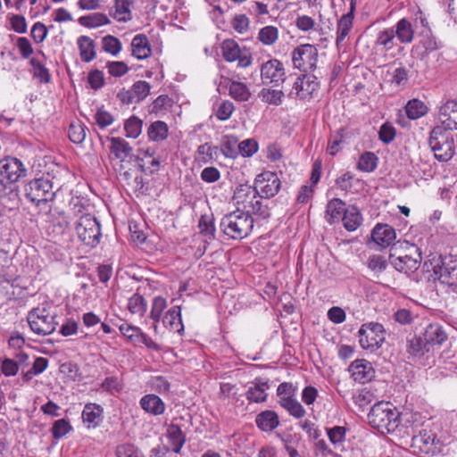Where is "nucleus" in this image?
Here are the masks:
<instances>
[{
  "mask_svg": "<svg viewBox=\"0 0 457 457\" xmlns=\"http://www.w3.org/2000/svg\"><path fill=\"white\" fill-rule=\"evenodd\" d=\"M155 150L152 147L139 149L135 156L139 169L144 172L154 173L160 167L159 158L155 156Z\"/></svg>",
  "mask_w": 457,
  "mask_h": 457,
  "instance_id": "nucleus-19",
  "label": "nucleus"
},
{
  "mask_svg": "<svg viewBox=\"0 0 457 457\" xmlns=\"http://www.w3.org/2000/svg\"><path fill=\"white\" fill-rule=\"evenodd\" d=\"M378 158L372 152H364L359 158L357 168L364 172H372L378 167Z\"/></svg>",
  "mask_w": 457,
  "mask_h": 457,
  "instance_id": "nucleus-46",
  "label": "nucleus"
},
{
  "mask_svg": "<svg viewBox=\"0 0 457 457\" xmlns=\"http://www.w3.org/2000/svg\"><path fill=\"white\" fill-rule=\"evenodd\" d=\"M394 247H396L395 245ZM397 254L408 255L414 260L422 261L421 251L419 246L414 244H411L408 241L399 243Z\"/></svg>",
  "mask_w": 457,
  "mask_h": 457,
  "instance_id": "nucleus-51",
  "label": "nucleus"
},
{
  "mask_svg": "<svg viewBox=\"0 0 457 457\" xmlns=\"http://www.w3.org/2000/svg\"><path fill=\"white\" fill-rule=\"evenodd\" d=\"M394 28L395 37L403 44H410L414 39V29L406 18L399 20Z\"/></svg>",
  "mask_w": 457,
  "mask_h": 457,
  "instance_id": "nucleus-29",
  "label": "nucleus"
},
{
  "mask_svg": "<svg viewBox=\"0 0 457 457\" xmlns=\"http://www.w3.org/2000/svg\"><path fill=\"white\" fill-rule=\"evenodd\" d=\"M353 21V5L351 6V11L344 14L337 22V37L336 43L338 46L349 34Z\"/></svg>",
  "mask_w": 457,
  "mask_h": 457,
  "instance_id": "nucleus-39",
  "label": "nucleus"
},
{
  "mask_svg": "<svg viewBox=\"0 0 457 457\" xmlns=\"http://www.w3.org/2000/svg\"><path fill=\"white\" fill-rule=\"evenodd\" d=\"M104 409L96 403H87L82 411V420L88 428H95L103 420Z\"/></svg>",
  "mask_w": 457,
  "mask_h": 457,
  "instance_id": "nucleus-23",
  "label": "nucleus"
},
{
  "mask_svg": "<svg viewBox=\"0 0 457 457\" xmlns=\"http://www.w3.org/2000/svg\"><path fill=\"white\" fill-rule=\"evenodd\" d=\"M257 196L255 185L253 187L248 184L239 185L234 193L233 200L254 199Z\"/></svg>",
  "mask_w": 457,
  "mask_h": 457,
  "instance_id": "nucleus-55",
  "label": "nucleus"
},
{
  "mask_svg": "<svg viewBox=\"0 0 457 457\" xmlns=\"http://www.w3.org/2000/svg\"><path fill=\"white\" fill-rule=\"evenodd\" d=\"M375 47L381 51H390L395 45V33L394 28H387L379 31L375 40Z\"/></svg>",
  "mask_w": 457,
  "mask_h": 457,
  "instance_id": "nucleus-32",
  "label": "nucleus"
},
{
  "mask_svg": "<svg viewBox=\"0 0 457 457\" xmlns=\"http://www.w3.org/2000/svg\"><path fill=\"white\" fill-rule=\"evenodd\" d=\"M117 457H145L144 454L133 445H120L116 449Z\"/></svg>",
  "mask_w": 457,
  "mask_h": 457,
  "instance_id": "nucleus-63",
  "label": "nucleus"
},
{
  "mask_svg": "<svg viewBox=\"0 0 457 457\" xmlns=\"http://www.w3.org/2000/svg\"><path fill=\"white\" fill-rule=\"evenodd\" d=\"M398 247H393L390 250L389 262L398 271L410 274L416 271L420 264V261L414 260L408 255L397 254Z\"/></svg>",
  "mask_w": 457,
  "mask_h": 457,
  "instance_id": "nucleus-17",
  "label": "nucleus"
},
{
  "mask_svg": "<svg viewBox=\"0 0 457 457\" xmlns=\"http://www.w3.org/2000/svg\"><path fill=\"white\" fill-rule=\"evenodd\" d=\"M234 110V104L228 100H224L217 108L216 117L220 120H227L230 118Z\"/></svg>",
  "mask_w": 457,
  "mask_h": 457,
  "instance_id": "nucleus-62",
  "label": "nucleus"
},
{
  "mask_svg": "<svg viewBox=\"0 0 457 457\" xmlns=\"http://www.w3.org/2000/svg\"><path fill=\"white\" fill-rule=\"evenodd\" d=\"M135 0H115V12L113 18L120 22H127L131 20V7Z\"/></svg>",
  "mask_w": 457,
  "mask_h": 457,
  "instance_id": "nucleus-38",
  "label": "nucleus"
},
{
  "mask_svg": "<svg viewBox=\"0 0 457 457\" xmlns=\"http://www.w3.org/2000/svg\"><path fill=\"white\" fill-rule=\"evenodd\" d=\"M167 437L171 446L172 452L180 453L184 444L186 443V436L178 424L171 423L167 428Z\"/></svg>",
  "mask_w": 457,
  "mask_h": 457,
  "instance_id": "nucleus-30",
  "label": "nucleus"
},
{
  "mask_svg": "<svg viewBox=\"0 0 457 457\" xmlns=\"http://www.w3.org/2000/svg\"><path fill=\"white\" fill-rule=\"evenodd\" d=\"M253 222L254 218L250 214V211L237 209L222 218L220 228L230 238L240 240L251 233Z\"/></svg>",
  "mask_w": 457,
  "mask_h": 457,
  "instance_id": "nucleus-4",
  "label": "nucleus"
},
{
  "mask_svg": "<svg viewBox=\"0 0 457 457\" xmlns=\"http://www.w3.org/2000/svg\"><path fill=\"white\" fill-rule=\"evenodd\" d=\"M166 300L162 296H156L153 300L152 309L150 312V318L154 321L158 322L161 319L163 310L166 308Z\"/></svg>",
  "mask_w": 457,
  "mask_h": 457,
  "instance_id": "nucleus-60",
  "label": "nucleus"
},
{
  "mask_svg": "<svg viewBox=\"0 0 457 457\" xmlns=\"http://www.w3.org/2000/svg\"><path fill=\"white\" fill-rule=\"evenodd\" d=\"M77 44L79 49V55L83 62H89L96 58V45L88 36H80Z\"/></svg>",
  "mask_w": 457,
  "mask_h": 457,
  "instance_id": "nucleus-31",
  "label": "nucleus"
},
{
  "mask_svg": "<svg viewBox=\"0 0 457 457\" xmlns=\"http://www.w3.org/2000/svg\"><path fill=\"white\" fill-rule=\"evenodd\" d=\"M428 145L435 158L446 162L454 156L456 153L455 140L452 131L436 126L429 134Z\"/></svg>",
  "mask_w": 457,
  "mask_h": 457,
  "instance_id": "nucleus-5",
  "label": "nucleus"
},
{
  "mask_svg": "<svg viewBox=\"0 0 457 457\" xmlns=\"http://www.w3.org/2000/svg\"><path fill=\"white\" fill-rule=\"evenodd\" d=\"M71 430L72 427L70 421L66 419H60L55 420L51 428L53 437L56 440L63 437Z\"/></svg>",
  "mask_w": 457,
  "mask_h": 457,
  "instance_id": "nucleus-53",
  "label": "nucleus"
},
{
  "mask_svg": "<svg viewBox=\"0 0 457 457\" xmlns=\"http://www.w3.org/2000/svg\"><path fill=\"white\" fill-rule=\"evenodd\" d=\"M361 214L355 206H349L342 216L344 227L348 231H354L361 224Z\"/></svg>",
  "mask_w": 457,
  "mask_h": 457,
  "instance_id": "nucleus-37",
  "label": "nucleus"
},
{
  "mask_svg": "<svg viewBox=\"0 0 457 457\" xmlns=\"http://www.w3.org/2000/svg\"><path fill=\"white\" fill-rule=\"evenodd\" d=\"M279 405L284 408L291 416L301 419L305 416L306 411L303 405L291 396L281 397L278 401Z\"/></svg>",
  "mask_w": 457,
  "mask_h": 457,
  "instance_id": "nucleus-35",
  "label": "nucleus"
},
{
  "mask_svg": "<svg viewBox=\"0 0 457 457\" xmlns=\"http://www.w3.org/2000/svg\"><path fill=\"white\" fill-rule=\"evenodd\" d=\"M294 67L307 72L313 71L317 66L318 50L311 44H303L294 49L292 53Z\"/></svg>",
  "mask_w": 457,
  "mask_h": 457,
  "instance_id": "nucleus-10",
  "label": "nucleus"
},
{
  "mask_svg": "<svg viewBox=\"0 0 457 457\" xmlns=\"http://www.w3.org/2000/svg\"><path fill=\"white\" fill-rule=\"evenodd\" d=\"M260 72L263 85L278 87L286 80L284 65L278 59H270L263 62L261 66Z\"/></svg>",
  "mask_w": 457,
  "mask_h": 457,
  "instance_id": "nucleus-13",
  "label": "nucleus"
},
{
  "mask_svg": "<svg viewBox=\"0 0 457 457\" xmlns=\"http://www.w3.org/2000/svg\"><path fill=\"white\" fill-rule=\"evenodd\" d=\"M358 337L361 347L373 353L385 342L386 331L380 323L369 322L361 326Z\"/></svg>",
  "mask_w": 457,
  "mask_h": 457,
  "instance_id": "nucleus-6",
  "label": "nucleus"
},
{
  "mask_svg": "<svg viewBox=\"0 0 457 457\" xmlns=\"http://www.w3.org/2000/svg\"><path fill=\"white\" fill-rule=\"evenodd\" d=\"M411 446L418 449L420 453L429 454L434 452L435 436L427 430L413 436Z\"/></svg>",
  "mask_w": 457,
  "mask_h": 457,
  "instance_id": "nucleus-25",
  "label": "nucleus"
},
{
  "mask_svg": "<svg viewBox=\"0 0 457 457\" xmlns=\"http://www.w3.org/2000/svg\"><path fill=\"white\" fill-rule=\"evenodd\" d=\"M27 320L30 329L40 336L52 334L57 326L55 315L45 307L32 309L27 316Z\"/></svg>",
  "mask_w": 457,
  "mask_h": 457,
  "instance_id": "nucleus-7",
  "label": "nucleus"
},
{
  "mask_svg": "<svg viewBox=\"0 0 457 457\" xmlns=\"http://www.w3.org/2000/svg\"><path fill=\"white\" fill-rule=\"evenodd\" d=\"M369 424L381 434L395 431L400 424V414L388 402H379L372 406L368 414Z\"/></svg>",
  "mask_w": 457,
  "mask_h": 457,
  "instance_id": "nucleus-3",
  "label": "nucleus"
},
{
  "mask_svg": "<svg viewBox=\"0 0 457 457\" xmlns=\"http://www.w3.org/2000/svg\"><path fill=\"white\" fill-rule=\"evenodd\" d=\"M141 408L147 413L159 416L164 413L166 405L164 402L156 395L148 394L140 399Z\"/></svg>",
  "mask_w": 457,
  "mask_h": 457,
  "instance_id": "nucleus-24",
  "label": "nucleus"
},
{
  "mask_svg": "<svg viewBox=\"0 0 457 457\" xmlns=\"http://www.w3.org/2000/svg\"><path fill=\"white\" fill-rule=\"evenodd\" d=\"M345 205V202H328L326 212L329 223H333L337 220H342V216L347 209Z\"/></svg>",
  "mask_w": 457,
  "mask_h": 457,
  "instance_id": "nucleus-47",
  "label": "nucleus"
},
{
  "mask_svg": "<svg viewBox=\"0 0 457 457\" xmlns=\"http://www.w3.org/2000/svg\"><path fill=\"white\" fill-rule=\"evenodd\" d=\"M278 37V30L274 26H266L258 34V39L266 46L273 45L277 41Z\"/></svg>",
  "mask_w": 457,
  "mask_h": 457,
  "instance_id": "nucleus-54",
  "label": "nucleus"
},
{
  "mask_svg": "<svg viewBox=\"0 0 457 457\" xmlns=\"http://www.w3.org/2000/svg\"><path fill=\"white\" fill-rule=\"evenodd\" d=\"M131 89L136 101L140 102L150 94L151 85L145 80H138L132 85Z\"/></svg>",
  "mask_w": 457,
  "mask_h": 457,
  "instance_id": "nucleus-58",
  "label": "nucleus"
},
{
  "mask_svg": "<svg viewBox=\"0 0 457 457\" xmlns=\"http://www.w3.org/2000/svg\"><path fill=\"white\" fill-rule=\"evenodd\" d=\"M438 281L447 287L449 292L457 290V256L442 257L441 264L435 267Z\"/></svg>",
  "mask_w": 457,
  "mask_h": 457,
  "instance_id": "nucleus-9",
  "label": "nucleus"
},
{
  "mask_svg": "<svg viewBox=\"0 0 457 457\" xmlns=\"http://www.w3.org/2000/svg\"><path fill=\"white\" fill-rule=\"evenodd\" d=\"M131 54L138 60L148 58L152 54L147 37L144 34L136 35L131 42Z\"/></svg>",
  "mask_w": 457,
  "mask_h": 457,
  "instance_id": "nucleus-27",
  "label": "nucleus"
},
{
  "mask_svg": "<svg viewBox=\"0 0 457 457\" xmlns=\"http://www.w3.org/2000/svg\"><path fill=\"white\" fill-rule=\"evenodd\" d=\"M86 126L81 122H71L68 129V137L74 144H81L86 138Z\"/></svg>",
  "mask_w": 457,
  "mask_h": 457,
  "instance_id": "nucleus-48",
  "label": "nucleus"
},
{
  "mask_svg": "<svg viewBox=\"0 0 457 457\" xmlns=\"http://www.w3.org/2000/svg\"><path fill=\"white\" fill-rule=\"evenodd\" d=\"M144 226H141L135 220H129V229L130 232V238L132 242L141 245L146 240V235L143 228Z\"/></svg>",
  "mask_w": 457,
  "mask_h": 457,
  "instance_id": "nucleus-56",
  "label": "nucleus"
},
{
  "mask_svg": "<svg viewBox=\"0 0 457 457\" xmlns=\"http://www.w3.org/2000/svg\"><path fill=\"white\" fill-rule=\"evenodd\" d=\"M438 119L441 128L450 131L457 130V101H446L439 109Z\"/></svg>",
  "mask_w": 457,
  "mask_h": 457,
  "instance_id": "nucleus-18",
  "label": "nucleus"
},
{
  "mask_svg": "<svg viewBox=\"0 0 457 457\" xmlns=\"http://www.w3.org/2000/svg\"><path fill=\"white\" fill-rule=\"evenodd\" d=\"M229 96L238 102H246L251 97V91L246 84L230 79L228 83Z\"/></svg>",
  "mask_w": 457,
  "mask_h": 457,
  "instance_id": "nucleus-34",
  "label": "nucleus"
},
{
  "mask_svg": "<svg viewBox=\"0 0 457 457\" xmlns=\"http://www.w3.org/2000/svg\"><path fill=\"white\" fill-rule=\"evenodd\" d=\"M284 96L285 95L282 90L267 87L262 88L258 93V97L262 100V102L276 106L282 104Z\"/></svg>",
  "mask_w": 457,
  "mask_h": 457,
  "instance_id": "nucleus-43",
  "label": "nucleus"
},
{
  "mask_svg": "<svg viewBox=\"0 0 457 457\" xmlns=\"http://www.w3.org/2000/svg\"><path fill=\"white\" fill-rule=\"evenodd\" d=\"M169 134L168 125L162 120H156L151 123L147 129V135L151 141L162 142L165 140Z\"/></svg>",
  "mask_w": 457,
  "mask_h": 457,
  "instance_id": "nucleus-40",
  "label": "nucleus"
},
{
  "mask_svg": "<svg viewBox=\"0 0 457 457\" xmlns=\"http://www.w3.org/2000/svg\"><path fill=\"white\" fill-rule=\"evenodd\" d=\"M180 311L179 306L171 307L163 316V325L172 331L180 332L183 330Z\"/></svg>",
  "mask_w": 457,
  "mask_h": 457,
  "instance_id": "nucleus-33",
  "label": "nucleus"
},
{
  "mask_svg": "<svg viewBox=\"0 0 457 457\" xmlns=\"http://www.w3.org/2000/svg\"><path fill=\"white\" fill-rule=\"evenodd\" d=\"M239 154L244 157H251L258 151V143L253 139L243 140L238 145Z\"/></svg>",
  "mask_w": 457,
  "mask_h": 457,
  "instance_id": "nucleus-61",
  "label": "nucleus"
},
{
  "mask_svg": "<svg viewBox=\"0 0 457 457\" xmlns=\"http://www.w3.org/2000/svg\"><path fill=\"white\" fill-rule=\"evenodd\" d=\"M146 307L147 303L145 298L138 294H134L129 299L128 309L132 314L143 316L146 311Z\"/></svg>",
  "mask_w": 457,
  "mask_h": 457,
  "instance_id": "nucleus-50",
  "label": "nucleus"
},
{
  "mask_svg": "<svg viewBox=\"0 0 457 457\" xmlns=\"http://www.w3.org/2000/svg\"><path fill=\"white\" fill-rule=\"evenodd\" d=\"M249 205L244 204L245 211H250L252 217L255 216L260 219H267L270 217V208L263 202H248Z\"/></svg>",
  "mask_w": 457,
  "mask_h": 457,
  "instance_id": "nucleus-52",
  "label": "nucleus"
},
{
  "mask_svg": "<svg viewBox=\"0 0 457 457\" xmlns=\"http://www.w3.org/2000/svg\"><path fill=\"white\" fill-rule=\"evenodd\" d=\"M319 88L316 77L310 75L299 76L293 84L288 96L300 100L309 99Z\"/></svg>",
  "mask_w": 457,
  "mask_h": 457,
  "instance_id": "nucleus-14",
  "label": "nucleus"
},
{
  "mask_svg": "<svg viewBox=\"0 0 457 457\" xmlns=\"http://www.w3.org/2000/svg\"><path fill=\"white\" fill-rule=\"evenodd\" d=\"M0 198L14 200L18 197L15 182L26 177L27 169L21 160L7 156L0 160Z\"/></svg>",
  "mask_w": 457,
  "mask_h": 457,
  "instance_id": "nucleus-2",
  "label": "nucleus"
},
{
  "mask_svg": "<svg viewBox=\"0 0 457 457\" xmlns=\"http://www.w3.org/2000/svg\"><path fill=\"white\" fill-rule=\"evenodd\" d=\"M102 46L105 52L112 55H117L121 50L120 41L117 37L111 35H107L103 37Z\"/></svg>",
  "mask_w": 457,
  "mask_h": 457,
  "instance_id": "nucleus-57",
  "label": "nucleus"
},
{
  "mask_svg": "<svg viewBox=\"0 0 457 457\" xmlns=\"http://www.w3.org/2000/svg\"><path fill=\"white\" fill-rule=\"evenodd\" d=\"M353 378L359 383H366L372 379L375 370L371 363L366 360H356L349 366Z\"/></svg>",
  "mask_w": 457,
  "mask_h": 457,
  "instance_id": "nucleus-21",
  "label": "nucleus"
},
{
  "mask_svg": "<svg viewBox=\"0 0 457 457\" xmlns=\"http://www.w3.org/2000/svg\"><path fill=\"white\" fill-rule=\"evenodd\" d=\"M221 52L223 58L227 62L237 61L238 67L246 68L252 64L253 57L249 50L246 48L241 49L233 39H226L222 42Z\"/></svg>",
  "mask_w": 457,
  "mask_h": 457,
  "instance_id": "nucleus-12",
  "label": "nucleus"
},
{
  "mask_svg": "<svg viewBox=\"0 0 457 457\" xmlns=\"http://www.w3.org/2000/svg\"><path fill=\"white\" fill-rule=\"evenodd\" d=\"M329 441L334 445H342L345 440L346 428L341 426H335L327 430Z\"/></svg>",
  "mask_w": 457,
  "mask_h": 457,
  "instance_id": "nucleus-59",
  "label": "nucleus"
},
{
  "mask_svg": "<svg viewBox=\"0 0 457 457\" xmlns=\"http://www.w3.org/2000/svg\"><path fill=\"white\" fill-rule=\"evenodd\" d=\"M200 234L204 237V242L208 243L215 237L214 218L211 214H203L198 222Z\"/></svg>",
  "mask_w": 457,
  "mask_h": 457,
  "instance_id": "nucleus-36",
  "label": "nucleus"
},
{
  "mask_svg": "<svg viewBox=\"0 0 457 457\" xmlns=\"http://www.w3.org/2000/svg\"><path fill=\"white\" fill-rule=\"evenodd\" d=\"M79 23L81 26L87 28H96L103 25L110 24L111 21L106 14L102 12H95L86 16L79 17Z\"/></svg>",
  "mask_w": 457,
  "mask_h": 457,
  "instance_id": "nucleus-41",
  "label": "nucleus"
},
{
  "mask_svg": "<svg viewBox=\"0 0 457 457\" xmlns=\"http://www.w3.org/2000/svg\"><path fill=\"white\" fill-rule=\"evenodd\" d=\"M405 112L409 119L417 120L428 112V107L422 101L414 98L406 104Z\"/></svg>",
  "mask_w": 457,
  "mask_h": 457,
  "instance_id": "nucleus-45",
  "label": "nucleus"
},
{
  "mask_svg": "<svg viewBox=\"0 0 457 457\" xmlns=\"http://www.w3.org/2000/svg\"><path fill=\"white\" fill-rule=\"evenodd\" d=\"M396 234L388 224L378 223L371 231V239L377 245L386 248L395 239Z\"/></svg>",
  "mask_w": 457,
  "mask_h": 457,
  "instance_id": "nucleus-20",
  "label": "nucleus"
},
{
  "mask_svg": "<svg viewBox=\"0 0 457 457\" xmlns=\"http://www.w3.org/2000/svg\"><path fill=\"white\" fill-rule=\"evenodd\" d=\"M255 423L262 431L271 432L279 425V420L274 411L267 410L256 416Z\"/></svg>",
  "mask_w": 457,
  "mask_h": 457,
  "instance_id": "nucleus-28",
  "label": "nucleus"
},
{
  "mask_svg": "<svg viewBox=\"0 0 457 457\" xmlns=\"http://www.w3.org/2000/svg\"><path fill=\"white\" fill-rule=\"evenodd\" d=\"M142 126L143 121L139 118L131 116L124 124L126 136L130 138H137L142 132Z\"/></svg>",
  "mask_w": 457,
  "mask_h": 457,
  "instance_id": "nucleus-49",
  "label": "nucleus"
},
{
  "mask_svg": "<svg viewBox=\"0 0 457 457\" xmlns=\"http://www.w3.org/2000/svg\"><path fill=\"white\" fill-rule=\"evenodd\" d=\"M448 339L445 327L438 322L428 324L420 335L407 342V351L414 357L420 358L434 346L442 345Z\"/></svg>",
  "mask_w": 457,
  "mask_h": 457,
  "instance_id": "nucleus-1",
  "label": "nucleus"
},
{
  "mask_svg": "<svg viewBox=\"0 0 457 457\" xmlns=\"http://www.w3.org/2000/svg\"><path fill=\"white\" fill-rule=\"evenodd\" d=\"M109 141L111 142V154H113L114 157L120 160L121 162L135 158L133 154V148L124 138L110 137Z\"/></svg>",
  "mask_w": 457,
  "mask_h": 457,
  "instance_id": "nucleus-22",
  "label": "nucleus"
},
{
  "mask_svg": "<svg viewBox=\"0 0 457 457\" xmlns=\"http://www.w3.org/2000/svg\"><path fill=\"white\" fill-rule=\"evenodd\" d=\"M237 138L234 136H224L220 142V151L224 156L235 159L239 154Z\"/></svg>",
  "mask_w": 457,
  "mask_h": 457,
  "instance_id": "nucleus-42",
  "label": "nucleus"
},
{
  "mask_svg": "<svg viewBox=\"0 0 457 457\" xmlns=\"http://www.w3.org/2000/svg\"><path fill=\"white\" fill-rule=\"evenodd\" d=\"M217 152L218 147L205 143L198 146L195 152V159L199 163H209L215 159Z\"/></svg>",
  "mask_w": 457,
  "mask_h": 457,
  "instance_id": "nucleus-44",
  "label": "nucleus"
},
{
  "mask_svg": "<svg viewBox=\"0 0 457 457\" xmlns=\"http://www.w3.org/2000/svg\"><path fill=\"white\" fill-rule=\"evenodd\" d=\"M257 196L261 198L273 197L279 190L280 180L274 173L262 174L255 179Z\"/></svg>",
  "mask_w": 457,
  "mask_h": 457,
  "instance_id": "nucleus-15",
  "label": "nucleus"
},
{
  "mask_svg": "<svg viewBox=\"0 0 457 457\" xmlns=\"http://www.w3.org/2000/svg\"><path fill=\"white\" fill-rule=\"evenodd\" d=\"M53 184L45 178L31 180L26 187V196L29 200H52Z\"/></svg>",
  "mask_w": 457,
  "mask_h": 457,
  "instance_id": "nucleus-16",
  "label": "nucleus"
},
{
  "mask_svg": "<svg viewBox=\"0 0 457 457\" xmlns=\"http://www.w3.org/2000/svg\"><path fill=\"white\" fill-rule=\"evenodd\" d=\"M47 216L46 231L53 238H56L63 235L70 225L71 217L66 212L59 206H49Z\"/></svg>",
  "mask_w": 457,
  "mask_h": 457,
  "instance_id": "nucleus-11",
  "label": "nucleus"
},
{
  "mask_svg": "<svg viewBox=\"0 0 457 457\" xmlns=\"http://www.w3.org/2000/svg\"><path fill=\"white\" fill-rule=\"evenodd\" d=\"M76 231L79 238L86 245L91 247L96 246L101 238L100 223L91 214L82 215L76 226Z\"/></svg>",
  "mask_w": 457,
  "mask_h": 457,
  "instance_id": "nucleus-8",
  "label": "nucleus"
},
{
  "mask_svg": "<svg viewBox=\"0 0 457 457\" xmlns=\"http://www.w3.org/2000/svg\"><path fill=\"white\" fill-rule=\"evenodd\" d=\"M395 127L389 122L384 123L378 131L379 139L385 144L391 143L395 139Z\"/></svg>",
  "mask_w": 457,
  "mask_h": 457,
  "instance_id": "nucleus-64",
  "label": "nucleus"
},
{
  "mask_svg": "<svg viewBox=\"0 0 457 457\" xmlns=\"http://www.w3.org/2000/svg\"><path fill=\"white\" fill-rule=\"evenodd\" d=\"M270 388L268 381L256 378L245 392V397L250 403H263L267 400L266 391Z\"/></svg>",
  "mask_w": 457,
  "mask_h": 457,
  "instance_id": "nucleus-26",
  "label": "nucleus"
}]
</instances>
